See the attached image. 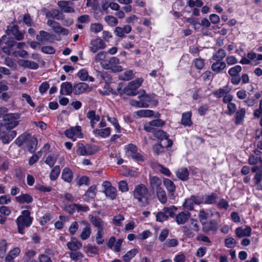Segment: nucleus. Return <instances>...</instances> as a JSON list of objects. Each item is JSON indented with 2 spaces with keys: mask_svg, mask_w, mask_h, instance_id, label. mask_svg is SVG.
Segmentation results:
<instances>
[{
  "mask_svg": "<svg viewBox=\"0 0 262 262\" xmlns=\"http://www.w3.org/2000/svg\"><path fill=\"white\" fill-rule=\"evenodd\" d=\"M132 31V27L130 25H126L123 27H117L115 28L114 32L116 36L119 37H125V33L128 34Z\"/></svg>",
  "mask_w": 262,
  "mask_h": 262,
  "instance_id": "aec40b11",
  "label": "nucleus"
},
{
  "mask_svg": "<svg viewBox=\"0 0 262 262\" xmlns=\"http://www.w3.org/2000/svg\"><path fill=\"white\" fill-rule=\"evenodd\" d=\"M60 172L59 166H55L51 170L50 177L51 180H55L58 177Z\"/></svg>",
  "mask_w": 262,
  "mask_h": 262,
  "instance_id": "864d4df0",
  "label": "nucleus"
},
{
  "mask_svg": "<svg viewBox=\"0 0 262 262\" xmlns=\"http://www.w3.org/2000/svg\"><path fill=\"white\" fill-rule=\"evenodd\" d=\"M236 241L232 237H229L225 239V246L228 248H232L235 246Z\"/></svg>",
  "mask_w": 262,
  "mask_h": 262,
  "instance_id": "774afa93",
  "label": "nucleus"
},
{
  "mask_svg": "<svg viewBox=\"0 0 262 262\" xmlns=\"http://www.w3.org/2000/svg\"><path fill=\"white\" fill-rule=\"evenodd\" d=\"M32 218L25 219L23 217H18L16 224L18 233L24 234L25 228L29 227L32 223Z\"/></svg>",
  "mask_w": 262,
  "mask_h": 262,
  "instance_id": "0eeeda50",
  "label": "nucleus"
},
{
  "mask_svg": "<svg viewBox=\"0 0 262 262\" xmlns=\"http://www.w3.org/2000/svg\"><path fill=\"white\" fill-rule=\"evenodd\" d=\"M124 217L122 215H117L114 216L113 223L116 226H121L122 225V222Z\"/></svg>",
  "mask_w": 262,
  "mask_h": 262,
  "instance_id": "e2e57ef3",
  "label": "nucleus"
},
{
  "mask_svg": "<svg viewBox=\"0 0 262 262\" xmlns=\"http://www.w3.org/2000/svg\"><path fill=\"white\" fill-rule=\"evenodd\" d=\"M177 210V208L174 206H171L170 207H165L163 209L166 214L170 217L173 218L175 217V212Z\"/></svg>",
  "mask_w": 262,
  "mask_h": 262,
  "instance_id": "8fccbe9b",
  "label": "nucleus"
},
{
  "mask_svg": "<svg viewBox=\"0 0 262 262\" xmlns=\"http://www.w3.org/2000/svg\"><path fill=\"white\" fill-rule=\"evenodd\" d=\"M91 91V88L89 87L88 84L84 82L77 83L73 86V93L75 95H79Z\"/></svg>",
  "mask_w": 262,
  "mask_h": 262,
  "instance_id": "dca6fc26",
  "label": "nucleus"
},
{
  "mask_svg": "<svg viewBox=\"0 0 262 262\" xmlns=\"http://www.w3.org/2000/svg\"><path fill=\"white\" fill-rule=\"evenodd\" d=\"M56 160L57 158L54 155H50L47 158L45 162L50 167H52L55 164Z\"/></svg>",
  "mask_w": 262,
  "mask_h": 262,
  "instance_id": "338daca9",
  "label": "nucleus"
},
{
  "mask_svg": "<svg viewBox=\"0 0 262 262\" xmlns=\"http://www.w3.org/2000/svg\"><path fill=\"white\" fill-rule=\"evenodd\" d=\"M203 231L205 233L210 231L215 232L218 229V224L215 220H211L209 222L202 223Z\"/></svg>",
  "mask_w": 262,
  "mask_h": 262,
  "instance_id": "a211bd4d",
  "label": "nucleus"
},
{
  "mask_svg": "<svg viewBox=\"0 0 262 262\" xmlns=\"http://www.w3.org/2000/svg\"><path fill=\"white\" fill-rule=\"evenodd\" d=\"M7 244L6 240L2 239L0 242V257L3 258L7 250Z\"/></svg>",
  "mask_w": 262,
  "mask_h": 262,
  "instance_id": "bf43d9fd",
  "label": "nucleus"
},
{
  "mask_svg": "<svg viewBox=\"0 0 262 262\" xmlns=\"http://www.w3.org/2000/svg\"><path fill=\"white\" fill-rule=\"evenodd\" d=\"M242 67L241 66L237 65L230 68L228 71V73L231 76L238 75V74L242 71Z\"/></svg>",
  "mask_w": 262,
  "mask_h": 262,
  "instance_id": "4d7b16f0",
  "label": "nucleus"
},
{
  "mask_svg": "<svg viewBox=\"0 0 262 262\" xmlns=\"http://www.w3.org/2000/svg\"><path fill=\"white\" fill-rule=\"evenodd\" d=\"M20 115L18 113H9L3 116L4 125L7 129L15 127L18 124L17 119L19 118Z\"/></svg>",
  "mask_w": 262,
  "mask_h": 262,
  "instance_id": "7ed1b4c3",
  "label": "nucleus"
},
{
  "mask_svg": "<svg viewBox=\"0 0 262 262\" xmlns=\"http://www.w3.org/2000/svg\"><path fill=\"white\" fill-rule=\"evenodd\" d=\"M90 50L93 53H96L99 50L104 49L105 44L100 38H97L91 40L90 43Z\"/></svg>",
  "mask_w": 262,
  "mask_h": 262,
  "instance_id": "f8f14e48",
  "label": "nucleus"
},
{
  "mask_svg": "<svg viewBox=\"0 0 262 262\" xmlns=\"http://www.w3.org/2000/svg\"><path fill=\"white\" fill-rule=\"evenodd\" d=\"M161 185L162 181L159 178L156 176L150 177L149 185L152 190H156V191H157L159 190H160V189H163L161 187Z\"/></svg>",
  "mask_w": 262,
  "mask_h": 262,
  "instance_id": "6ab92c4d",
  "label": "nucleus"
},
{
  "mask_svg": "<svg viewBox=\"0 0 262 262\" xmlns=\"http://www.w3.org/2000/svg\"><path fill=\"white\" fill-rule=\"evenodd\" d=\"M156 221L160 222H163L168 220V217L165 214L164 211L158 212L156 214Z\"/></svg>",
  "mask_w": 262,
  "mask_h": 262,
  "instance_id": "680f3d73",
  "label": "nucleus"
},
{
  "mask_svg": "<svg viewBox=\"0 0 262 262\" xmlns=\"http://www.w3.org/2000/svg\"><path fill=\"white\" fill-rule=\"evenodd\" d=\"M137 249H133L128 251L125 255L122 256L123 260L125 262H128L137 254Z\"/></svg>",
  "mask_w": 262,
  "mask_h": 262,
  "instance_id": "49530a36",
  "label": "nucleus"
},
{
  "mask_svg": "<svg viewBox=\"0 0 262 262\" xmlns=\"http://www.w3.org/2000/svg\"><path fill=\"white\" fill-rule=\"evenodd\" d=\"M16 201L19 203H30L33 201L32 197L27 193L22 194L15 198Z\"/></svg>",
  "mask_w": 262,
  "mask_h": 262,
  "instance_id": "4c0bfd02",
  "label": "nucleus"
},
{
  "mask_svg": "<svg viewBox=\"0 0 262 262\" xmlns=\"http://www.w3.org/2000/svg\"><path fill=\"white\" fill-rule=\"evenodd\" d=\"M133 196L141 207H145L149 204L148 190L146 186L141 184L136 186L133 192Z\"/></svg>",
  "mask_w": 262,
  "mask_h": 262,
  "instance_id": "f257e3e1",
  "label": "nucleus"
},
{
  "mask_svg": "<svg viewBox=\"0 0 262 262\" xmlns=\"http://www.w3.org/2000/svg\"><path fill=\"white\" fill-rule=\"evenodd\" d=\"M156 195L158 200L161 204H165L166 203L167 201V197L163 188L156 191Z\"/></svg>",
  "mask_w": 262,
  "mask_h": 262,
  "instance_id": "a19ab883",
  "label": "nucleus"
},
{
  "mask_svg": "<svg viewBox=\"0 0 262 262\" xmlns=\"http://www.w3.org/2000/svg\"><path fill=\"white\" fill-rule=\"evenodd\" d=\"M119 59L116 57H112L108 60H103L101 62L102 67L106 70H111L113 72H119L123 68L119 66Z\"/></svg>",
  "mask_w": 262,
  "mask_h": 262,
  "instance_id": "f03ea898",
  "label": "nucleus"
},
{
  "mask_svg": "<svg viewBox=\"0 0 262 262\" xmlns=\"http://www.w3.org/2000/svg\"><path fill=\"white\" fill-rule=\"evenodd\" d=\"M139 117H150L154 116V112L150 110H141L136 112Z\"/></svg>",
  "mask_w": 262,
  "mask_h": 262,
  "instance_id": "de8ad7c7",
  "label": "nucleus"
},
{
  "mask_svg": "<svg viewBox=\"0 0 262 262\" xmlns=\"http://www.w3.org/2000/svg\"><path fill=\"white\" fill-rule=\"evenodd\" d=\"M172 142L171 140H167V143L160 142L159 144H155L153 147L154 152L157 155H159L163 152L164 148L169 147L172 145Z\"/></svg>",
  "mask_w": 262,
  "mask_h": 262,
  "instance_id": "4be33fe9",
  "label": "nucleus"
},
{
  "mask_svg": "<svg viewBox=\"0 0 262 262\" xmlns=\"http://www.w3.org/2000/svg\"><path fill=\"white\" fill-rule=\"evenodd\" d=\"M29 138V134L24 133L19 136L15 141V143L19 146H21Z\"/></svg>",
  "mask_w": 262,
  "mask_h": 262,
  "instance_id": "09e8293b",
  "label": "nucleus"
},
{
  "mask_svg": "<svg viewBox=\"0 0 262 262\" xmlns=\"http://www.w3.org/2000/svg\"><path fill=\"white\" fill-rule=\"evenodd\" d=\"M191 217V213L187 211H182L175 216V221L178 225L185 224Z\"/></svg>",
  "mask_w": 262,
  "mask_h": 262,
  "instance_id": "2eb2a0df",
  "label": "nucleus"
},
{
  "mask_svg": "<svg viewBox=\"0 0 262 262\" xmlns=\"http://www.w3.org/2000/svg\"><path fill=\"white\" fill-rule=\"evenodd\" d=\"M64 134L68 138L72 139L74 141L75 140V139H73L74 137H76L81 138L83 136L81 133V127L78 125L66 129Z\"/></svg>",
  "mask_w": 262,
  "mask_h": 262,
  "instance_id": "1a4fd4ad",
  "label": "nucleus"
},
{
  "mask_svg": "<svg viewBox=\"0 0 262 262\" xmlns=\"http://www.w3.org/2000/svg\"><path fill=\"white\" fill-rule=\"evenodd\" d=\"M37 41L41 43L52 42L53 41L52 35L49 33L41 30L40 31L39 34L36 36Z\"/></svg>",
  "mask_w": 262,
  "mask_h": 262,
  "instance_id": "f3484780",
  "label": "nucleus"
},
{
  "mask_svg": "<svg viewBox=\"0 0 262 262\" xmlns=\"http://www.w3.org/2000/svg\"><path fill=\"white\" fill-rule=\"evenodd\" d=\"M226 52L223 49H220L218 50L215 54L212 57V59L216 61H222V60L226 57Z\"/></svg>",
  "mask_w": 262,
  "mask_h": 262,
  "instance_id": "58836bf2",
  "label": "nucleus"
},
{
  "mask_svg": "<svg viewBox=\"0 0 262 262\" xmlns=\"http://www.w3.org/2000/svg\"><path fill=\"white\" fill-rule=\"evenodd\" d=\"M68 249L71 251H77L82 247V243L75 238H72L70 242L67 243Z\"/></svg>",
  "mask_w": 262,
  "mask_h": 262,
  "instance_id": "c756f323",
  "label": "nucleus"
},
{
  "mask_svg": "<svg viewBox=\"0 0 262 262\" xmlns=\"http://www.w3.org/2000/svg\"><path fill=\"white\" fill-rule=\"evenodd\" d=\"M16 41L12 38H9L6 42V46L2 47V51L8 55H12L15 52Z\"/></svg>",
  "mask_w": 262,
  "mask_h": 262,
  "instance_id": "9b49d317",
  "label": "nucleus"
},
{
  "mask_svg": "<svg viewBox=\"0 0 262 262\" xmlns=\"http://www.w3.org/2000/svg\"><path fill=\"white\" fill-rule=\"evenodd\" d=\"M142 94L138 96V98L141 101L146 103L151 102L153 104L156 105L157 101L155 100L154 95H145V92L144 90L142 91Z\"/></svg>",
  "mask_w": 262,
  "mask_h": 262,
  "instance_id": "c85d7f7f",
  "label": "nucleus"
},
{
  "mask_svg": "<svg viewBox=\"0 0 262 262\" xmlns=\"http://www.w3.org/2000/svg\"><path fill=\"white\" fill-rule=\"evenodd\" d=\"M93 132L96 136H100L102 138H106L111 134V128L110 127H106L102 129H97L94 130Z\"/></svg>",
  "mask_w": 262,
  "mask_h": 262,
  "instance_id": "c9c22d12",
  "label": "nucleus"
},
{
  "mask_svg": "<svg viewBox=\"0 0 262 262\" xmlns=\"http://www.w3.org/2000/svg\"><path fill=\"white\" fill-rule=\"evenodd\" d=\"M246 115V110L245 108H241L236 112V114L235 115V123L236 125H238L241 124Z\"/></svg>",
  "mask_w": 262,
  "mask_h": 262,
  "instance_id": "e433bc0d",
  "label": "nucleus"
},
{
  "mask_svg": "<svg viewBox=\"0 0 262 262\" xmlns=\"http://www.w3.org/2000/svg\"><path fill=\"white\" fill-rule=\"evenodd\" d=\"M80 224L84 226V228L80 234V237L82 240H85L89 237L91 233V229L90 224L86 221H82L80 222Z\"/></svg>",
  "mask_w": 262,
  "mask_h": 262,
  "instance_id": "412c9836",
  "label": "nucleus"
},
{
  "mask_svg": "<svg viewBox=\"0 0 262 262\" xmlns=\"http://www.w3.org/2000/svg\"><path fill=\"white\" fill-rule=\"evenodd\" d=\"M4 63L12 70H15L16 68V64L11 58H6L4 60Z\"/></svg>",
  "mask_w": 262,
  "mask_h": 262,
  "instance_id": "69168bd1",
  "label": "nucleus"
},
{
  "mask_svg": "<svg viewBox=\"0 0 262 262\" xmlns=\"http://www.w3.org/2000/svg\"><path fill=\"white\" fill-rule=\"evenodd\" d=\"M83 249L84 251L89 256H92V254H97L98 253V247L95 246H92L91 245H88L84 246Z\"/></svg>",
  "mask_w": 262,
  "mask_h": 262,
  "instance_id": "ea45409f",
  "label": "nucleus"
},
{
  "mask_svg": "<svg viewBox=\"0 0 262 262\" xmlns=\"http://www.w3.org/2000/svg\"><path fill=\"white\" fill-rule=\"evenodd\" d=\"M26 143L29 151L31 153L34 152L38 143L37 139L34 137H32L29 134V138H28Z\"/></svg>",
  "mask_w": 262,
  "mask_h": 262,
  "instance_id": "5701e85b",
  "label": "nucleus"
},
{
  "mask_svg": "<svg viewBox=\"0 0 262 262\" xmlns=\"http://www.w3.org/2000/svg\"><path fill=\"white\" fill-rule=\"evenodd\" d=\"M129 103L132 106H136L138 107H148L149 106L148 103L145 102H142L140 100V101L132 100L130 101Z\"/></svg>",
  "mask_w": 262,
  "mask_h": 262,
  "instance_id": "6e6d98bb",
  "label": "nucleus"
},
{
  "mask_svg": "<svg viewBox=\"0 0 262 262\" xmlns=\"http://www.w3.org/2000/svg\"><path fill=\"white\" fill-rule=\"evenodd\" d=\"M177 177L183 181H186L189 178V171L186 168L178 169L176 172Z\"/></svg>",
  "mask_w": 262,
  "mask_h": 262,
  "instance_id": "7c9ffc66",
  "label": "nucleus"
},
{
  "mask_svg": "<svg viewBox=\"0 0 262 262\" xmlns=\"http://www.w3.org/2000/svg\"><path fill=\"white\" fill-rule=\"evenodd\" d=\"M219 196L216 193H212L209 195H206L203 196V203L212 204L215 203Z\"/></svg>",
  "mask_w": 262,
  "mask_h": 262,
  "instance_id": "f704fd0d",
  "label": "nucleus"
},
{
  "mask_svg": "<svg viewBox=\"0 0 262 262\" xmlns=\"http://www.w3.org/2000/svg\"><path fill=\"white\" fill-rule=\"evenodd\" d=\"M191 116V113L190 112L183 113L181 120L182 124L184 126H190L192 124Z\"/></svg>",
  "mask_w": 262,
  "mask_h": 262,
  "instance_id": "79ce46f5",
  "label": "nucleus"
},
{
  "mask_svg": "<svg viewBox=\"0 0 262 262\" xmlns=\"http://www.w3.org/2000/svg\"><path fill=\"white\" fill-rule=\"evenodd\" d=\"M83 257V254L80 252H75L70 253V257L71 259L76 261L81 260Z\"/></svg>",
  "mask_w": 262,
  "mask_h": 262,
  "instance_id": "13d9d810",
  "label": "nucleus"
},
{
  "mask_svg": "<svg viewBox=\"0 0 262 262\" xmlns=\"http://www.w3.org/2000/svg\"><path fill=\"white\" fill-rule=\"evenodd\" d=\"M226 68V64L222 61H216L211 64V69L217 73H220Z\"/></svg>",
  "mask_w": 262,
  "mask_h": 262,
  "instance_id": "473e14b6",
  "label": "nucleus"
},
{
  "mask_svg": "<svg viewBox=\"0 0 262 262\" xmlns=\"http://www.w3.org/2000/svg\"><path fill=\"white\" fill-rule=\"evenodd\" d=\"M64 91L66 95H70L73 92V87L72 84L69 82H63L61 84L60 94H64L63 92Z\"/></svg>",
  "mask_w": 262,
  "mask_h": 262,
  "instance_id": "72a5a7b5",
  "label": "nucleus"
},
{
  "mask_svg": "<svg viewBox=\"0 0 262 262\" xmlns=\"http://www.w3.org/2000/svg\"><path fill=\"white\" fill-rule=\"evenodd\" d=\"M77 76L82 81H86L88 79V72L85 69L80 70L77 73Z\"/></svg>",
  "mask_w": 262,
  "mask_h": 262,
  "instance_id": "0e129e2a",
  "label": "nucleus"
},
{
  "mask_svg": "<svg viewBox=\"0 0 262 262\" xmlns=\"http://www.w3.org/2000/svg\"><path fill=\"white\" fill-rule=\"evenodd\" d=\"M247 57L250 61L252 60L254 62L255 65H257L259 64L257 60H262V54H257L255 52H250L248 53Z\"/></svg>",
  "mask_w": 262,
  "mask_h": 262,
  "instance_id": "37998d69",
  "label": "nucleus"
},
{
  "mask_svg": "<svg viewBox=\"0 0 262 262\" xmlns=\"http://www.w3.org/2000/svg\"><path fill=\"white\" fill-rule=\"evenodd\" d=\"M61 177L65 182L71 183L73 179L72 170L68 167L64 168L62 170Z\"/></svg>",
  "mask_w": 262,
  "mask_h": 262,
  "instance_id": "2f4dec72",
  "label": "nucleus"
},
{
  "mask_svg": "<svg viewBox=\"0 0 262 262\" xmlns=\"http://www.w3.org/2000/svg\"><path fill=\"white\" fill-rule=\"evenodd\" d=\"M231 91V88L228 85L220 88L212 92V95L217 98L224 97L226 94L229 93Z\"/></svg>",
  "mask_w": 262,
  "mask_h": 262,
  "instance_id": "b1692460",
  "label": "nucleus"
},
{
  "mask_svg": "<svg viewBox=\"0 0 262 262\" xmlns=\"http://www.w3.org/2000/svg\"><path fill=\"white\" fill-rule=\"evenodd\" d=\"M104 193L106 196L111 200H114L117 196V190L115 187H112L105 189Z\"/></svg>",
  "mask_w": 262,
  "mask_h": 262,
  "instance_id": "c03bdc74",
  "label": "nucleus"
},
{
  "mask_svg": "<svg viewBox=\"0 0 262 262\" xmlns=\"http://www.w3.org/2000/svg\"><path fill=\"white\" fill-rule=\"evenodd\" d=\"M89 218L92 224L97 228V230H103V222L99 217L89 215Z\"/></svg>",
  "mask_w": 262,
  "mask_h": 262,
  "instance_id": "393cba45",
  "label": "nucleus"
},
{
  "mask_svg": "<svg viewBox=\"0 0 262 262\" xmlns=\"http://www.w3.org/2000/svg\"><path fill=\"white\" fill-rule=\"evenodd\" d=\"M20 66L25 68H28L32 70H36L38 68V64L36 62L28 60H21L19 62Z\"/></svg>",
  "mask_w": 262,
  "mask_h": 262,
  "instance_id": "cd10ccee",
  "label": "nucleus"
},
{
  "mask_svg": "<svg viewBox=\"0 0 262 262\" xmlns=\"http://www.w3.org/2000/svg\"><path fill=\"white\" fill-rule=\"evenodd\" d=\"M6 33L8 35H12L14 36L17 40H21L24 38V33L19 30L18 27L16 25H14L10 27V28L8 27Z\"/></svg>",
  "mask_w": 262,
  "mask_h": 262,
  "instance_id": "ddd939ff",
  "label": "nucleus"
},
{
  "mask_svg": "<svg viewBox=\"0 0 262 262\" xmlns=\"http://www.w3.org/2000/svg\"><path fill=\"white\" fill-rule=\"evenodd\" d=\"M253 172H255V176L253 179L256 188L258 190H262V171L259 170V166H254L251 168Z\"/></svg>",
  "mask_w": 262,
  "mask_h": 262,
  "instance_id": "6e6552de",
  "label": "nucleus"
},
{
  "mask_svg": "<svg viewBox=\"0 0 262 262\" xmlns=\"http://www.w3.org/2000/svg\"><path fill=\"white\" fill-rule=\"evenodd\" d=\"M16 132L10 129H1L0 130V140L4 144H8L16 136Z\"/></svg>",
  "mask_w": 262,
  "mask_h": 262,
  "instance_id": "39448f33",
  "label": "nucleus"
},
{
  "mask_svg": "<svg viewBox=\"0 0 262 262\" xmlns=\"http://www.w3.org/2000/svg\"><path fill=\"white\" fill-rule=\"evenodd\" d=\"M105 21L107 24L111 26H115L118 23V19L112 15H107L104 17Z\"/></svg>",
  "mask_w": 262,
  "mask_h": 262,
  "instance_id": "603ef678",
  "label": "nucleus"
},
{
  "mask_svg": "<svg viewBox=\"0 0 262 262\" xmlns=\"http://www.w3.org/2000/svg\"><path fill=\"white\" fill-rule=\"evenodd\" d=\"M163 184L168 191L169 198L173 199L174 198V193L176 189L175 184L171 180L166 178L164 179Z\"/></svg>",
  "mask_w": 262,
  "mask_h": 262,
  "instance_id": "4468645a",
  "label": "nucleus"
},
{
  "mask_svg": "<svg viewBox=\"0 0 262 262\" xmlns=\"http://www.w3.org/2000/svg\"><path fill=\"white\" fill-rule=\"evenodd\" d=\"M151 132L153 133L154 136L156 138L161 140L160 142H164L165 143H167V140H170L168 139V135L166 132L161 129L156 130Z\"/></svg>",
  "mask_w": 262,
  "mask_h": 262,
  "instance_id": "bb28decb",
  "label": "nucleus"
},
{
  "mask_svg": "<svg viewBox=\"0 0 262 262\" xmlns=\"http://www.w3.org/2000/svg\"><path fill=\"white\" fill-rule=\"evenodd\" d=\"M91 31L95 33H97L103 30V26L99 23L92 24L90 27Z\"/></svg>",
  "mask_w": 262,
  "mask_h": 262,
  "instance_id": "052dcab7",
  "label": "nucleus"
},
{
  "mask_svg": "<svg viewBox=\"0 0 262 262\" xmlns=\"http://www.w3.org/2000/svg\"><path fill=\"white\" fill-rule=\"evenodd\" d=\"M96 190L95 185L91 186L85 193L84 196L88 199H94L96 195Z\"/></svg>",
  "mask_w": 262,
  "mask_h": 262,
  "instance_id": "3c124183",
  "label": "nucleus"
},
{
  "mask_svg": "<svg viewBox=\"0 0 262 262\" xmlns=\"http://www.w3.org/2000/svg\"><path fill=\"white\" fill-rule=\"evenodd\" d=\"M53 31L57 34H61L63 35H67L69 33V30L66 28H62L59 24L57 22L52 28Z\"/></svg>",
  "mask_w": 262,
  "mask_h": 262,
  "instance_id": "a18cd8bd",
  "label": "nucleus"
},
{
  "mask_svg": "<svg viewBox=\"0 0 262 262\" xmlns=\"http://www.w3.org/2000/svg\"><path fill=\"white\" fill-rule=\"evenodd\" d=\"M52 18L57 20L63 19V17H64V15L61 11L60 12L59 10L56 9L52 10Z\"/></svg>",
  "mask_w": 262,
  "mask_h": 262,
  "instance_id": "5fc2aeb1",
  "label": "nucleus"
},
{
  "mask_svg": "<svg viewBox=\"0 0 262 262\" xmlns=\"http://www.w3.org/2000/svg\"><path fill=\"white\" fill-rule=\"evenodd\" d=\"M165 125V121L161 119H156L149 121L144 126V129L147 132L156 130L155 127H162Z\"/></svg>",
  "mask_w": 262,
  "mask_h": 262,
  "instance_id": "9d476101",
  "label": "nucleus"
},
{
  "mask_svg": "<svg viewBox=\"0 0 262 262\" xmlns=\"http://www.w3.org/2000/svg\"><path fill=\"white\" fill-rule=\"evenodd\" d=\"M251 228L249 226L245 228L243 227H238L235 230V233L237 237L249 236L251 235Z\"/></svg>",
  "mask_w": 262,
  "mask_h": 262,
  "instance_id": "a878e982",
  "label": "nucleus"
},
{
  "mask_svg": "<svg viewBox=\"0 0 262 262\" xmlns=\"http://www.w3.org/2000/svg\"><path fill=\"white\" fill-rule=\"evenodd\" d=\"M57 5L62 13H72L75 12L74 4L70 1H59Z\"/></svg>",
  "mask_w": 262,
  "mask_h": 262,
  "instance_id": "423d86ee",
  "label": "nucleus"
},
{
  "mask_svg": "<svg viewBox=\"0 0 262 262\" xmlns=\"http://www.w3.org/2000/svg\"><path fill=\"white\" fill-rule=\"evenodd\" d=\"M142 78H138L130 81L128 85L125 87V94L128 96H135L138 93L136 92L137 89L139 88L143 82Z\"/></svg>",
  "mask_w": 262,
  "mask_h": 262,
  "instance_id": "20e7f679",
  "label": "nucleus"
}]
</instances>
